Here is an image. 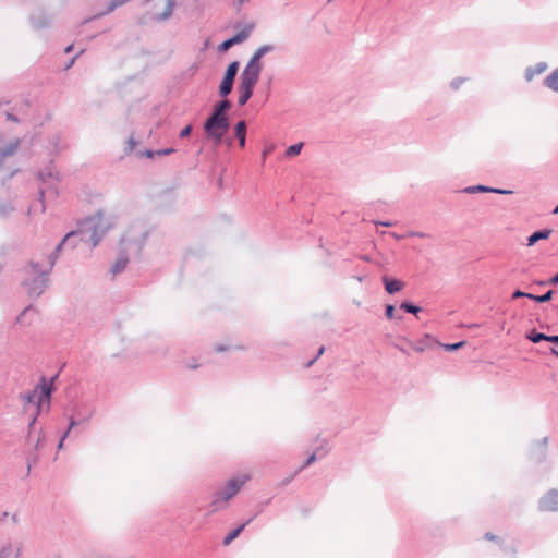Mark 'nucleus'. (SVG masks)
I'll return each mask as SVG.
<instances>
[{
  "label": "nucleus",
  "mask_w": 558,
  "mask_h": 558,
  "mask_svg": "<svg viewBox=\"0 0 558 558\" xmlns=\"http://www.w3.org/2000/svg\"><path fill=\"white\" fill-rule=\"evenodd\" d=\"M229 130L228 117L218 116L211 113L210 117L204 123V131L206 137L213 141L215 145H219L222 137Z\"/></svg>",
  "instance_id": "obj_1"
},
{
  "label": "nucleus",
  "mask_w": 558,
  "mask_h": 558,
  "mask_svg": "<svg viewBox=\"0 0 558 558\" xmlns=\"http://www.w3.org/2000/svg\"><path fill=\"white\" fill-rule=\"evenodd\" d=\"M248 475H241L239 477L231 478L227 482L226 487L222 492L217 493L211 506L213 510L217 511L226 507L229 499H231L241 487L248 481Z\"/></svg>",
  "instance_id": "obj_2"
},
{
  "label": "nucleus",
  "mask_w": 558,
  "mask_h": 558,
  "mask_svg": "<svg viewBox=\"0 0 558 558\" xmlns=\"http://www.w3.org/2000/svg\"><path fill=\"white\" fill-rule=\"evenodd\" d=\"M263 70V64H256L248 61L240 75V87L253 89L257 84L260 72Z\"/></svg>",
  "instance_id": "obj_3"
},
{
  "label": "nucleus",
  "mask_w": 558,
  "mask_h": 558,
  "mask_svg": "<svg viewBox=\"0 0 558 558\" xmlns=\"http://www.w3.org/2000/svg\"><path fill=\"white\" fill-rule=\"evenodd\" d=\"M174 0H151L150 14L156 20L168 19L173 10Z\"/></svg>",
  "instance_id": "obj_4"
},
{
  "label": "nucleus",
  "mask_w": 558,
  "mask_h": 558,
  "mask_svg": "<svg viewBox=\"0 0 558 558\" xmlns=\"http://www.w3.org/2000/svg\"><path fill=\"white\" fill-rule=\"evenodd\" d=\"M50 393L51 389L47 384H43L39 388H36L32 396L27 397L28 402H34L37 398L38 407L40 408L43 403L49 404L50 402Z\"/></svg>",
  "instance_id": "obj_5"
},
{
  "label": "nucleus",
  "mask_w": 558,
  "mask_h": 558,
  "mask_svg": "<svg viewBox=\"0 0 558 558\" xmlns=\"http://www.w3.org/2000/svg\"><path fill=\"white\" fill-rule=\"evenodd\" d=\"M539 509L543 511L558 510V492L550 490L539 500Z\"/></svg>",
  "instance_id": "obj_6"
},
{
  "label": "nucleus",
  "mask_w": 558,
  "mask_h": 558,
  "mask_svg": "<svg viewBox=\"0 0 558 558\" xmlns=\"http://www.w3.org/2000/svg\"><path fill=\"white\" fill-rule=\"evenodd\" d=\"M548 446V437H543L533 444V456L536 461L543 462L546 460V450Z\"/></svg>",
  "instance_id": "obj_7"
},
{
  "label": "nucleus",
  "mask_w": 558,
  "mask_h": 558,
  "mask_svg": "<svg viewBox=\"0 0 558 558\" xmlns=\"http://www.w3.org/2000/svg\"><path fill=\"white\" fill-rule=\"evenodd\" d=\"M254 27L255 25L253 23H247L242 25L241 27H236L238 32L235 33L234 36L231 37L235 45L245 41L252 34Z\"/></svg>",
  "instance_id": "obj_8"
},
{
  "label": "nucleus",
  "mask_w": 558,
  "mask_h": 558,
  "mask_svg": "<svg viewBox=\"0 0 558 558\" xmlns=\"http://www.w3.org/2000/svg\"><path fill=\"white\" fill-rule=\"evenodd\" d=\"M383 282L385 286V290L389 294H395V293L399 292L404 286V283L401 280L395 279V278H389L387 276L383 277Z\"/></svg>",
  "instance_id": "obj_9"
},
{
  "label": "nucleus",
  "mask_w": 558,
  "mask_h": 558,
  "mask_svg": "<svg viewBox=\"0 0 558 558\" xmlns=\"http://www.w3.org/2000/svg\"><path fill=\"white\" fill-rule=\"evenodd\" d=\"M547 69L546 62H538L534 66H529L525 70L524 77L527 82H531L535 75L542 74Z\"/></svg>",
  "instance_id": "obj_10"
},
{
  "label": "nucleus",
  "mask_w": 558,
  "mask_h": 558,
  "mask_svg": "<svg viewBox=\"0 0 558 558\" xmlns=\"http://www.w3.org/2000/svg\"><path fill=\"white\" fill-rule=\"evenodd\" d=\"M46 282H47V279L44 276V274H40L39 276H37L33 282V287L29 288V294L31 295H39L44 291V289L46 287Z\"/></svg>",
  "instance_id": "obj_11"
},
{
  "label": "nucleus",
  "mask_w": 558,
  "mask_h": 558,
  "mask_svg": "<svg viewBox=\"0 0 558 558\" xmlns=\"http://www.w3.org/2000/svg\"><path fill=\"white\" fill-rule=\"evenodd\" d=\"M551 230L550 229H543V230H538L534 233H532L529 238H527V245L529 246H532L534 245L536 242H538L539 240H546L549 238V235L551 234Z\"/></svg>",
  "instance_id": "obj_12"
},
{
  "label": "nucleus",
  "mask_w": 558,
  "mask_h": 558,
  "mask_svg": "<svg viewBox=\"0 0 558 558\" xmlns=\"http://www.w3.org/2000/svg\"><path fill=\"white\" fill-rule=\"evenodd\" d=\"M272 50V46L270 45H264L259 48H257L255 50V52L253 53V56L251 57V59L248 61L253 62V63H256V64H263L262 63V58L269 51Z\"/></svg>",
  "instance_id": "obj_13"
},
{
  "label": "nucleus",
  "mask_w": 558,
  "mask_h": 558,
  "mask_svg": "<svg viewBox=\"0 0 558 558\" xmlns=\"http://www.w3.org/2000/svg\"><path fill=\"white\" fill-rule=\"evenodd\" d=\"M235 136L239 140V145L241 148L245 146L246 141V123L244 121H240L235 125Z\"/></svg>",
  "instance_id": "obj_14"
},
{
  "label": "nucleus",
  "mask_w": 558,
  "mask_h": 558,
  "mask_svg": "<svg viewBox=\"0 0 558 558\" xmlns=\"http://www.w3.org/2000/svg\"><path fill=\"white\" fill-rule=\"evenodd\" d=\"M544 84L546 87L555 93H558V68L554 70L545 80Z\"/></svg>",
  "instance_id": "obj_15"
},
{
  "label": "nucleus",
  "mask_w": 558,
  "mask_h": 558,
  "mask_svg": "<svg viewBox=\"0 0 558 558\" xmlns=\"http://www.w3.org/2000/svg\"><path fill=\"white\" fill-rule=\"evenodd\" d=\"M128 262H129V259H128L126 255H124V254L120 255L116 259L114 264L112 265L111 272L113 275L121 272L126 267Z\"/></svg>",
  "instance_id": "obj_16"
},
{
  "label": "nucleus",
  "mask_w": 558,
  "mask_h": 558,
  "mask_svg": "<svg viewBox=\"0 0 558 558\" xmlns=\"http://www.w3.org/2000/svg\"><path fill=\"white\" fill-rule=\"evenodd\" d=\"M230 108H231V104L229 100L226 99V100H222L215 105L213 113L222 116V117H228L227 112Z\"/></svg>",
  "instance_id": "obj_17"
},
{
  "label": "nucleus",
  "mask_w": 558,
  "mask_h": 558,
  "mask_svg": "<svg viewBox=\"0 0 558 558\" xmlns=\"http://www.w3.org/2000/svg\"><path fill=\"white\" fill-rule=\"evenodd\" d=\"M233 82L234 81L231 78H226V77L222 78V82L219 86V94L222 97H226L231 93L232 87H233Z\"/></svg>",
  "instance_id": "obj_18"
},
{
  "label": "nucleus",
  "mask_w": 558,
  "mask_h": 558,
  "mask_svg": "<svg viewBox=\"0 0 558 558\" xmlns=\"http://www.w3.org/2000/svg\"><path fill=\"white\" fill-rule=\"evenodd\" d=\"M238 90H239L238 102L240 106H244L248 101V99L252 97L253 89L238 86Z\"/></svg>",
  "instance_id": "obj_19"
},
{
  "label": "nucleus",
  "mask_w": 558,
  "mask_h": 558,
  "mask_svg": "<svg viewBox=\"0 0 558 558\" xmlns=\"http://www.w3.org/2000/svg\"><path fill=\"white\" fill-rule=\"evenodd\" d=\"M245 525H246V523L242 524L238 529L230 532L228 534V536H226V538L223 539V545H226V546L230 545L240 535V533L243 531Z\"/></svg>",
  "instance_id": "obj_20"
},
{
  "label": "nucleus",
  "mask_w": 558,
  "mask_h": 558,
  "mask_svg": "<svg viewBox=\"0 0 558 558\" xmlns=\"http://www.w3.org/2000/svg\"><path fill=\"white\" fill-rule=\"evenodd\" d=\"M238 71H239V62L233 61L228 65L223 77L231 78L234 81V77H235Z\"/></svg>",
  "instance_id": "obj_21"
},
{
  "label": "nucleus",
  "mask_w": 558,
  "mask_h": 558,
  "mask_svg": "<svg viewBox=\"0 0 558 558\" xmlns=\"http://www.w3.org/2000/svg\"><path fill=\"white\" fill-rule=\"evenodd\" d=\"M526 338L533 343H539L541 341H546L547 335L537 331H532L530 335H527Z\"/></svg>",
  "instance_id": "obj_22"
},
{
  "label": "nucleus",
  "mask_w": 558,
  "mask_h": 558,
  "mask_svg": "<svg viewBox=\"0 0 558 558\" xmlns=\"http://www.w3.org/2000/svg\"><path fill=\"white\" fill-rule=\"evenodd\" d=\"M302 147H303V143H298V144L289 146L286 150V156L294 157V156L299 155L301 153Z\"/></svg>",
  "instance_id": "obj_23"
},
{
  "label": "nucleus",
  "mask_w": 558,
  "mask_h": 558,
  "mask_svg": "<svg viewBox=\"0 0 558 558\" xmlns=\"http://www.w3.org/2000/svg\"><path fill=\"white\" fill-rule=\"evenodd\" d=\"M400 308L411 314H417L421 311V308L417 305H414L409 302H402Z\"/></svg>",
  "instance_id": "obj_24"
},
{
  "label": "nucleus",
  "mask_w": 558,
  "mask_h": 558,
  "mask_svg": "<svg viewBox=\"0 0 558 558\" xmlns=\"http://www.w3.org/2000/svg\"><path fill=\"white\" fill-rule=\"evenodd\" d=\"M105 233V230L101 229L100 233L98 234V228L94 226L93 231L90 233V239L93 240V245L96 246L98 242L100 241L101 235Z\"/></svg>",
  "instance_id": "obj_25"
},
{
  "label": "nucleus",
  "mask_w": 558,
  "mask_h": 558,
  "mask_svg": "<svg viewBox=\"0 0 558 558\" xmlns=\"http://www.w3.org/2000/svg\"><path fill=\"white\" fill-rule=\"evenodd\" d=\"M465 192H468V193H476V192L490 193V187L485 186V185H475V186L466 187Z\"/></svg>",
  "instance_id": "obj_26"
},
{
  "label": "nucleus",
  "mask_w": 558,
  "mask_h": 558,
  "mask_svg": "<svg viewBox=\"0 0 558 558\" xmlns=\"http://www.w3.org/2000/svg\"><path fill=\"white\" fill-rule=\"evenodd\" d=\"M553 294H554V291H553V290H549V291H547L545 294L537 295V296L535 298V302H538V303H545V302H548V301H550V300H551Z\"/></svg>",
  "instance_id": "obj_27"
},
{
  "label": "nucleus",
  "mask_w": 558,
  "mask_h": 558,
  "mask_svg": "<svg viewBox=\"0 0 558 558\" xmlns=\"http://www.w3.org/2000/svg\"><path fill=\"white\" fill-rule=\"evenodd\" d=\"M235 43L233 41L232 38H229L225 41H222L220 45H219V51L221 52H226L228 51L232 46H234Z\"/></svg>",
  "instance_id": "obj_28"
},
{
  "label": "nucleus",
  "mask_w": 558,
  "mask_h": 558,
  "mask_svg": "<svg viewBox=\"0 0 558 558\" xmlns=\"http://www.w3.org/2000/svg\"><path fill=\"white\" fill-rule=\"evenodd\" d=\"M464 345H465V341H460L457 343L444 344V348L446 351L451 352V351H456Z\"/></svg>",
  "instance_id": "obj_29"
},
{
  "label": "nucleus",
  "mask_w": 558,
  "mask_h": 558,
  "mask_svg": "<svg viewBox=\"0 0 558 558\" xmlns=\"http://www.w3.org/2000/svg\"><path fill=\"white\" fill-rule=\"evenodd\" d=\"M465 82V78L464 77H456L454 80L451 81L450 83V87L453 89V90H457L460 88V86Z\"/></svg>",
  "instance_id": "obj_30"
},
{
  "label": "nucleus",
  "mask_w": 558,
  "mask_h": 558,
  "mask_svg": "<svg viewBox=\"0 0 558 558\" xmlns=\"http://www.w3.org/2000/svg\"><path fill=\"white\" fill-rule=\"evenodd\" d=\"M76 234H81L82 239H84L85 235H86V231L82 230L78 233H75V232L68 233L66 236L64 238L63 242L61 244H59L57 248L60 250L63 243H65L68 240H70L71 238L75 236Z\"/></svg>",
  "instance_id": "obj_31"
},
{
  "label": "nucleus",
  "mask_w": 558,
  "mask_h": 558,
  "mask_svg": "<svg viewBox=\"0 0 558 558\" xmlns=\"http://www.w3.org/2000/svg\"><path fill=\"white\" fill-rule=\"evenodd\" d=\"M129 0H112L108 11L110 12V11L114 10L116 8L126 3Z\"/></svg>",
  "instance_id": "obj_32"
},
{
  "label": "nucleus",
  "mask_w": 558,
  "mask_h": 558,
  "mask_svg": "<svg viewBox=\"0 0 558 558\" xmlns=\"http://www.w3.org/2000/svg\"><path fill=\"white\" fill-rule=\"evenodd\" d=\"M395 306L389 304L386 306V316L388 319H392L395 317Z\"/></svg>",
  "instance_id": "obj_33"
},
{
  "label": "nucleus",
  "mask_w": 558,
  "mask_h": 558,
  "mask_svg": "<svg viewBox=\"0 0 558 558\" xmlns=\"http://www.w3.org/2000/svg\"><path fill=\"white\" fill-rule=\"evenodd\" d=\"M490 193H496V194H512L513 192L510 191V190H502V189H496V187H490Z\"/></svg>",
  "instance_id": "obj_34"
},
{
  "label": "nucleus",
  "mask_w": 558,
  "mask_h": 558,
  "mask_svg": "<svg viewBox=\"0 0 558 558\" xmlns=\"http://www.w3.org/2000/svg\"><path fill=\"white\" fill-rule=\"evenodd\" d=\"M191 131H192V126L191 125H186L185 128H183L180 132V136L181 137H186L191 134Z\"/></svg>",
  "instance_id": "obj_35"
},
{
  "label": "nucleus",
  "mask_w": 558,
  "mask_h": 558,
  "mask_svg": "<svg viewBox=\"0 0 558 558\" xmlns=\"http://www.w3.org/2000/svg\"><path fill=\"white\" fill-rule=\"evenodd\" d=\"M16 146H17V144L15 143V144H14L12 147H10L8 150H5V151H0V157L2 158V157H5V156H8V155H11V154L15 150Z\"/></svg>",
  "instance_id": "obj_36"
},
{
  "label": "nucleus",
  "mask_w": 558,
  "mask_h": 558,
  "mask_svg": "<svg viewBox=\"0 0 558 558\" xmlns=\"http://www.w3.org/2000/svg\"><path fill=\"white\" fill-rule=\"evenodd\" d=\"M324 350H325V348H324V347H320V348L318 349V353H317V355H316L313 360L308 361V362L306 363V366H311V365L315 362V360L324 353Z\"/></svg>",
  "instance_id": "obj_37"
},
{
  "label": "nucleus",
  "mask_w": 558,
  "mask_h": 558,
  "mask_svg": "<svg viewBox=\"0 0 558 558\" xmlns=\"http://www.w3.org/2000/svg\"><path fill=\"white\" fill-rule=\"evenodd\" d=\"M526 292H523L521 290H515L512 294V299H519V298H525Z\"/></svg>",
  "instance_id": "obj_38"
},
{
  "label": "nucleus",
  "mask_w": 558,
  "mask_h": 558,
  "mask_svg": "<svg viewBox=\"0 0 558 558\" xmlns=\"http://www.w3.org/2000/svg\"><path fill=\"white\" fill-rule=\"evenodd\" d=\"M546 341L558 344V335L557 336H547Z\"/></svg>",
  "instance_id": "obj_39"
},
{
  "label": "nucleus",
  "mask_w": 558,
  "mask_h": 558,
  "mask_svg": "<svg viewBox=\"0 0 558 558\" xmlns=\"http://www.w3.org/2000/svg\"><path fill=\"white\" fill-rule=\"evenodd\" d=\"M485 538L488 539V541H496L498 537L496 535H494L493 533L487 532L485 534Z\"/></svg>",
  "instance_id": "obj_40"
},
{
  "label": "nucleus",
  "mask_w": 558,
  "mask_h": 558,
  "mask_svg": "<svg viewBox=\"0 0 558 558\" xmlns=\"http://www.w3.org/2000/svg\"><path fill=\"white\" fill-rule=\"evenodd\" d=\"M558 283V274H556L555 276H553L549 280H548V284H557Z\"/></svg>",
  "instance_id": "obj_41"
},
{
  "label": "nucleus",
  "mask_w": 558,
  "mask_h": 558,
  "mask_svg": "<svg viewBox=\"0 0 558 558\" xmlns=\"http://www.w3.org/2000/svg\"><path fill=\"white\" fill-rule=\"evenodd\" d=\"M409 235H410V236H418V238H424V236H426V234H425V233H423V232H414V231H413V232H410V233H409Z\"/></svg>",
  "instance_id": "obj_42"
},
{
  "label": "nucleus",
  "mask_w": 558,
  "mask_h": 558,
  "mask_svg": "<svg viewBox=\"0 0 558 558\" xmlns=\"http://www.w3.org/2000/svg\"><path fill=\"white\" fill-rule=\"evenodd\" d=\"M315 459H316V456H315V454H312V456L307 459V461H306V463L303 465V468H304V466H306V465H310L312 462H314V461H315Z\"/></svg>",
  "instance_id": "obj_43"
},
{
  "label": "nucleus",
  "mask_w": 558,
  "mask_h": 558,
  "mask_svg": "<svg viewBox=\"0 0 558 558\" xmlns=\"http://www.w3.org/2000/svg\"><path fill=\"white\" fill-rule=\"evenodd\" d=\"M272 151V147H266L264 150H263V158H265L268 154H270Z\"/></svg>",
  "instance_id": "obj_44"
},
{
  "label": "nucleus",
  "mask_w": 558,
  "mask_h": 558,
  "mask_svg": "<svg viewBox=\"0 0 558 558\" xmlns=\"http://www.w3.org/2000/svg\"><path fill=\"white\" fill-rule=\"evenodd\" d=\"M173 151L172 148L157 151L158 155H169Z\"/></svg>",
  "instance_id": "obj_45"
},
{
  "label": "nucleus",
  "mask_w": 558,
  "mask_h": 558,
  "mask_svg": "<svg viewBox=\"0 0 558 558\" xmlns=\"http://www.w3.org/2000/svg\"><path fill=\"white\" fill-rule=\"evenodd\" d=\"M69 432H70V428L66 430V433L64 434V436H63V437H62V439L60 440L59 446H58L60 449L62 448V446H63V441H64V438L68 436Z\"/></svg>",
  "instance_id": "obj_46"
},
{
  "label": "nucleus",
  "mask_w": 558,
  "mask_h": 558,
  "mask_svg": "<svg viewBox=\"0 0 558 558\" xmlns=\"http://www.w3.org/2000/svg\"><path fill=\"white\" fill-rule=\"evenodd\" d=\"M215 350H216V352H223V351H226V350H227V348L221 347V345H217V347L215 348Z\"/></svg>",
  "instance_id": "obj_47"
},
{
  "label": "nucleus",
  "mask_w": 558,
  "mask_h": 558,
  "mask_svg": "<svg viewBox=\"0 0 558 558\" xmlns=\"http://www.w3.org/2000/svg\"><path fill=\"white\" fill-rule=\"evenodd\" d=\"M536 296H537V295H534V294H532V293H527V292H526V295H525V298H527V299H530V300H533V301H535V298H536Z\"/></svg>",
  "instance_id": "obj_48"
},
{
  "label": "nucleus",
  "mask_w": 558,
  "mask_h": 558,
  "mask_svg": "<svg viewBox=\"0 0 558 558\" xmlns=\"http://www.w3.org/2000/svg\"><path fill=\"white\" fill-rule=\"evenodd\" d=\"M413 349L416 351V352H422L424 349L423 347H420V345H415L413 347Z\"/></svg>",
  "instance_id": "obj_49"
},
{
  "label": "nucleus",
  "mask_w": 558,
  "mask_h": 558,
  "mask_svg": "<svg viewBox=\"0 0 558 558\" xmlns=\"http://www.w3.org/2000/svg\"><path fill=\"white\" fill-rule=\"evenodd\" d=\"M72 49H73V46H72V45H70V46H68V47L65 48V52H66V53H69V52H71V51H72Z\"/></svg>",
  "instance_id": "obj_50"
},
{
  "label": "nucleus",
  "mask_w": 558,
  "mask_h": 558,
  "mask_svg": "<svg viewBox=\"0 0 558 558\" xmlns=\"http://www.w3.org/2000/svg\"><path fill=\"white\" fill-rule=\"evenodd\" d=\"M396 348H398L402 353H408L402 347L396 345Z\"/></svg>",
  "instance_id": "obj_51"
},
{
  "label": "nucleus",
  "mask_w": 558,
  "mask_h": 558,
  "mask_svg": "<svg viewBox=\"0 0 558 558\" xmlns=\"http://www.w3.org/2000/svg\"><path fill=\"white\" fill-rule=\"evenodd\" d=\"M190 368H196L197 364H194V362H191V365H189Z\"/></svg>",
  "instance_id": "obj_52"
},
{
  "label": "nucleus",
  "mask_w": 558,
  "mask_h": 558,
  "mask_svg": "<svg viewBox=\"0 0 558 558\" xmlns=\"http://www.w3.org/2000/svg\"><path fill=\"white\" fill-rule=\"evenodd\" d=\"M190 368H196L197 364H194V362H191V365H189Z\"/></svg>",
  "instance_id": "obj_53"
},
{
  "label": "nucleus",
  "mask_w": 558,
  "mask_h": 558,
  "mask_svg": "<svg viewBox=\"0 0 558 558\" xmlns=\"http://www.w3.org/2000/svg\"><path fill=\"white\" fill-rule=\"evenodd\" d=\"M551 353L558 357V351L556 349H551Z\"/></svg>",
  "instance_id": "obj_54"
},
{
  "label": "nucleus",
  "mask_w": 558,
  "mask_h": 558,
  "mask_svg": "<svg viewBox=\"0 0 558 558\" xmlns=\"http://www.w3.org/2000/svg\"><path fill=\"white\" fill-rule=\"evenodd\" d=\"M73 63H74V59H72L71 62L66 65V69L71 68Z\"/></svg>",
  "instance_id": "obj_55"
},
{
  "label": "nucleus",
  "mask_w": 558,
  "mask_h": 558,
  "mask_svg": "<svg viewBox=\"0 0 558 558\" xmlns=\"http://www.w3.org/2000/svg\"><path fill=\"white\" fill-rule=\"evenodd\" d=\"M553 214H558V205L555 207V209L553 210Z\"/></svg>",
  "instance_id": "obj_56"
},
{
  "label": "nucleus",
  "mask_w": 558,
  "mask_h": 558,
  "mask_svg": "<svg viewBox=\"0 0 558 558\" xmlns=\"http://www.w3.org/2000/svg\"><path fill=\"white\" fill-rule=\"evenodd\" d=\"M538 283H539L541 286H544V284H547V283H548V281H539Z\"/></svg>",
  "instance_id": "obj_57"
},
{
  "label": "nucleus",
  "mask_w": 558,
  "mask_h": 558,
  "mask_svg": "<svg viewBox=\"0 0 558 558\" xmlns=\"http://www.w3.org/2000/svg\"><path fill=\"white\" fill-rule=\"evenodd\" d=\"M381 225H383V226H387V227H388V226H391V223H390V222H381Z\"/></svg>",
  "instance_id": "obj_58"
},
{
  "label": "nucleus",
  "mask_w": 558,
  "mask_h": 558,
  "mask_svg": "<svg viewBox=\"0 0 558 558\" xmlns=\"http://www.w3.org/2000/svg\"><path fill=\"white\" fill-rule=\"evenodd\" d=\"M130 145H131V147L134 146V141L132 138L130 140Z\"/></svg>",
  "instance_id": "obj_59"
},
{
  "label": "nucleus",
  "mask_w": 558,
  "mask_h": 558,
  "mask_svg": "<svg viewBox=\"0 0 558 558\" xmlns=\"http://www.w3.org/2000/svg\"><path fill=\"white\" fill-rule=\"evenodd\" d=\"M17 322L22 323V316L17 317Z\"/></svg>",
  "instance_id": "obj_60"
}]
</instances>
